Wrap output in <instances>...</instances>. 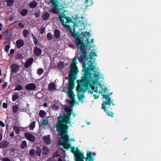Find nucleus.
Wrapping results in <instances>:
<instances>
[{"instance_id": "nucleus-1", "label": "nucleus", "mask_w": 161, "mask_h": 161, "mask_svg": "<svg viewBox=\"0 0 161 161\" xmlns=\"http://www.w3.org/2000/svg\"><path fill=\"white\" fill-rule=\"evenodd\" d=\"M69 32L71 36L75 38L74 42L75 43V46L77 49H80L82 54L80 57L78 58V59L80 62H83L82 65V71L84 72L83 76L81 78L82 80H80V82H83L86 83L87 85L88 81H92L93 80H90L91 78H94V80H97L99 78V74L96 71H94L95 66H94V61L93 60H89L88 64V67H86V61L88 58L86 52V47L87 45L90 44L93 42V39L91 40V42L89 41L88 38L86 37L85 40L86 44H85L83 40L80 37V35L78 33H75V29L73 30V31L71 29L69 30ZM92 79H91V80Z\"/></svg>"}, {"instance_id": "nucleus-2", "label": "nucleus", "mask_w": 161, "mask_h": 161, "mask_svg": "<svg viewBox=\"0 0 161 161\" xmlns=\"http://www.w3.org/2000/svg\"><path fill=\"white\" fill-rule=\"evenodd\" d=\"M67 113L64 114L61 117L58 118V120L56 126L57 131L61 135L62 133H68L69 126L68 124L70 123L71 116L73 110L69 108L65 109Z\"/></svg>"}, {"instance_id": "nucleus-3", "label": "nucleus", "mask_w": 161, "mask_h": 161, "mask_svg": "<svg viewBox=\"0 0 161 161\" xmlns=\"http://www.w3.org/2000/svg\"><path fill=\"white\" fill-rule=\"evenodd\" d=\"M94 71H96L97 72H98L99 74V78L97 80H94V78H92L91 79H92V80H93L92 81H88V84L87 85L86 84V83H84L83 82H80V80H82V79L81 78L83 76V74H84V73H82V76L81 77V80H77V86L76 87V91L78 93H85L86 91L88 89V88L89 87V86H90L91 87V88L92 89V90L94 92H97L98 91L97 90H94L95 89V87L94 86H92V85H94L96 82H97L98 81V79L100 78V73L97 71H96V68H95V69H94ZM82 72L81 71V72ZM91 80V79H90V80Z\"/></svg>"}, {"instance_id": "nucleus-4", "label": "nucleus", "mask_w": 161, "mask_h": 161, "mask_svg": "<svg viewBox=\"0 0 161 161\" xmlns=\"http://www.w3.org/2000/svg\"><path fill=\"white\" fill-rule=\"evenodd\" d=\"M78 63L76 58H74L73 59L72 61L71 62L69 65V72L68 73V77H65V79L66 80L68 79L69 85L70 82L69 80L70 78H74L75 79L74 80H72L73 82L75 83V80L77 79L78 77V73L79 72L77 66V64Z\"/></svg>"}, {"instance_id": "nucleus-5", "label": "nucleus", "mask_w": 161, "mask_h": 161, "mask_svg": "<svg viewBox=\"0 0 161 161\" xmlns=\"http://www.w3.org/2000/svg\"><path fill=\"white\" fill-rule=\"evenodd\" d=\"M103 98L105 99V101L103 102L102 104V109H103L107 115L113 117L114 113L111 112L112 108H110V104L111 103L113 106H115V104L111 100V98L109 97V95H103Z\"/></svg>"}, {"instance_id": "nucleus-6", "label": "nucleus", "mask_w": 161, "mask_h": 161, "mask_svg": "<svg viewBox=\"0 0 161 161\" xmlns=\"http://www.w3.org/2000/svg\"><path fill=\"white\" fill-rule=\"evenodd\" d=\"M50 3L52 7L50 9V12L54 14H58V11L60 12L62 9L59 7V3L57 0H50Z\"/></svg>"}, {"instance_id": "nucleus-7", "label": "nucleus", "mask_w": 161, "mask_h": 161, "mask_svg": "<svg viewBox=\"0 0 161 161\" xmlns=\"http://www.w3.org/2000/svg\"><path fill=\"white\" fill-rule=\"evenodd\" d=\"M71 149V152L75 153L76 161H80L79 160L80 159L83 160V159L85 158L83 153L78 149V147H76V152L75 151V147H72Z\"/></svg>"}, {"instance_id": "nucleus-8", "label": "nucleus", "mask_w": 161, "mask_h": 161, "mask_svg": "<svg viewBox=\"0 0 161 161\" xmlns=\"http://www.w3.org/2000/svg\"><path fill=\"white\" fill-rule=\"evenodd\" d=\"M68 133H62L61 134V135H60L61 138L63 139V145L64 148L67 149H69L70 147L71 144H68V142L69 141V136L67 135Z\"/></svg>"}, {"instance_id": "nucleus-9", "label": "nucleus", "mask_w": 161, "mask_h": 161, "mask_svg": "<svg viewBox=\"0 0 161 161\" xmlns=\"http://www.w3.org/2000/svg\"><path fill=\"white\" fill-rule=\"evenodd\" d=\"M75 79L74 78H70L69 82V85H68V91L67 92L68 96L71 99H73L75 97V94L72 91L75 87V83H73L72 80H74Z\"/></svg>"}, {"instance_id": "nucleus-10", "label": "nucleus", "mask_w": 161, "mask_h": 161, "mask_svg": "<svg viewBox=\"0 0 161 161\" xmlns=\"http://www.w3.org/2000/svg\"><path fill=\"white\" fill-rule=\"evenodd\" d=\"M58 13H60L61 14L60 15H58V16L59 20L62 25L64 27L69 28V29L72 30L69 25L65 24L64 20L63 19V18L66 19L68 17L63 12H62V11H61V10L60 11V12L58 11Z\"/></svg>"}, {"instance_id": "nucleus-11", "label": "nucleus", "mask_w": 161, "mask_h": 161, "mask_svg": "<svg viewBox=\"0 0 161 161\" xmlns=\"http://www.w3.org/2000/svg\"><path fill=\"white\" fill-rule=\"evenodd\" d=\"M25 137L28 140L31 142H34L36 140V137L32 134L29 133H26L25 134Z\"/></svg>"}, {"instance_id": "nucleus-12", "label": "nucleus", "mask_w": 161, "mask_h": 161, "mask_svg": "<svg viewBox=\"0 0 161 161\" xmlns=\"http://www.w3.org/2000/svg\"><path fill=\"white\" fill-rule=\"evenodd\" d=\"M25 88L28 91L35 90L36 88V86L34 83H30L27 85Z\"/></svg>"}, {"instance_id": "nucleus-13", "label": "nucleus", "mask_w": 161, "mask_h": 161, "mask_svg": "<svg viewBox=\"0 0 161 161\" xmlns=\"http://www.w3.org/2000/svg\"><path fill=\"white\" fill-rule=\"evenodd\" d=\"M34 61V59L33 58H31L28 59L25 62L24 64V67L25 68H29L30 66L32 64Z\"/></svg>"}, {"instance_id": "nucleus-14", "label": "nucleus", "mask_w": 161, "mask_h": 161, "mask_svg": "<svg viewBox=\"0 0 161 161\" xmlns=\"http://www.w3.org/2000/svg\"><path fill=\"white\" fill-rule=\"evenodd\" d=\"M3 34L4 36V37L6 40H9L10 39L12 33L8 31H6L3 32Z\"/></svg>"}, {"instance_id": "nucleus-15", "label": "nucleus", "mask_w": 161, "mask_h": 161, "mask_svg": "<svg viewBox=\"0 0 161 161\" xmlns=\"http://www.w3.org/2000/svg\"><path fill=\"white\" fill-rule=\"evenodd\" d=\"M33 53L36 56H39L42 54V51L37 46H36L34 47Z\"/></svg>"}, {"instance_id": "nucleus-16", "label": "nucleus", "mask_w": 161, "mask_h": 161, "mask_svg": "<svg viewBox=\"0 0 161 161\" xmlns=\"http://www.w3.org/2000/svg\"><path fill=\"white\" fill-rule=\"evenodd\" d=\"M24 41L22 39H18L16 41V45L17 47L19 49L24 46Z\"/></svg>"}, {"instance_id": "nucleus-17", "label": "nucleus", "mask_w": 161, "mask_h": 161, "mask_svg": "<svg viewBox=\"0 0 161 161\" xmlns=\"http://www.w3.org/2000/svg\"><path fill=\"white\" fill-rule=\"evenodd\" d=\"M11 69L12 72L14 73L17 72L19 70V68L17 64H13L11 65Z\"/></svg>"}, {"instance_id": "nucleus-18", "label": "nucleus", "mask_w": 161, "mask_h": 161, "mask_svg": "<svg viewBox=\"0 0 161 161\" xmlns=\"http://www.w3.org/2000/svg\"><path fill=\"white\" fill-rule=\"evenodd\" d=\"M43 140L47 145H49L51 143V139L49 135L45 136L43 138Z\"/></svg>"}, {"instance_id": "nucleus-19", "label": "nucleus", "mask_w": 161, "mask_h": 161, "mask_svg": "<svg viewBox=\"0 0 161 161\" xmlns=\"http://www.w3.org/2000/svg\"><path fill=\"white\" fill-rule=\"evenodd\" d=\"M48 89L50 92L52 91L53 90H56V85L53 82L50 83L48 86Z\"/></svg>"}, {"instance_id": "nucleus-20", "label": "nucleus", "mask_w": 161, "mask_h": 161, "mask_svg": "<svg viewBox=\"0 0 161 161\" xmlns=\"http://www.w3.org/2000/svg\"><path fill=\"white\" fill-rule=\"evenodd\" d=\"M9 142L6 141H3L0 143V147L2 148H5L8 147Z\"/></svg>"}, {"instance_id": "nucleus-21", "label": "nucleus", "mask_w": 161, "mask_h": 161, "mask_svg": "<svg viewBox=\"0 0 161 161\" xmlns=\"http://www.w3.org/2000/svg\"><path fill=\"white\" fill-rule=\"evenodd\" d=\"M50 14L48 12H44L42 16V19L44 20H47L49 18Z\"/></svg>"}, {"instance_id": "nucleus-22", "label": "nucleus", "mask_w": 161, "mask_h": 161, "mask_svg": "<svg viewBox=\"0 0 161 161\" xmlns=\"http://www.w3.org/2000/svg\"><path fill=\"white\" fill-rule=\"evenodd\" d=\"M19 97V94L18 92H14L12 95V100L13 102H15Z\"/></svg>"}, {"instance_id": "nucleus-23", "label": "nucleus", "mask_w": 161, "mask_h": 161, "mask_svg": "<svg viewBox=\"0 0 161 161\" xmlns=\"http://www.w3.org/2000/svg\"><path fill=\"white\" fill-rule=\"evenodd\" d=\"M42 154L43 155H46L48 153L49 150L47 147L44 146L42 148Z\"/></svg>"}, {"instance_id": "nucleus-24", "label": "nucleus", "mask_w": 161, "mask_h": 161, "mask_svg": "<svg viewBox=\"0 0 161 161\" xmlns=\"http://www.w3.org/2000/svg\"><path fill=\"white\" fill-rule=\"evenodd\" d=\"M60 32L58 29H55L54 32V36L56 38L58 39L60 37Z\"/></svg>"}, {"instance_id": "nucleus-25", "label": "nucleus", "mask_w": 161, "mask_h": 161, "mask_svg": "<svg viewBox=\"0 0 161 161\" xmlns=\"http://www.w3.org/2000/svg\"><path fill=\"white\" fill-rule=\"evenodd\" d=\"M37 3L35 1L33 0L29 4V6L31 8H34L36 7Z\"/></svg>"}, {"instance_id": "nucleus-26", "label": "nucleus", "mask_w": 161, "mask_h": 161, "mask_svg": "<svg viewBox=\"0 0 161 161\" xmlns=\"http://www.w3.org/2000/svg\"><path fill=\"white\" fill-rule=\"evenodd\" d=\"M14 0H6V2L7 3V6L11 7L14 4Z\"/></svg>"}, {"instance_id": "nucleus-27", "label": "nucleus", "mask_w": 161, "mask_h": 161, "mask_svg": "<svg viewBox=\"0 0 161 161\" xmlns=\"http://www.w3.org/2000/svg\"><path fill=\"white\" fill-rule=\"evenodd\" d=\"M28 10L27 9H23L20 12L21 15L23 16H25L28 13Z\"/></svg>"}, {"instance_id": "nucleus-28", "label": "nucleus", "mask_w": 161, "mask_h": 161, "mask_svg": "<svg viewBox=\"0 0 161 161\" xmlns=\"http://www.w3.org/2000/svg\"><path fill=\"white\" fill-rule=\"evenodd\" d=\"M22 34L24 36L25 38H26L29 34V32L27 29H25L23 30Z\"/></svg>"}, {"instance_id": "nucleus-29", "label": "nucleus", "mask_w": 161, "mask_h": 161, "mask_svg": "<svg viewBox=\"0 0 161 161\" xmlns=\"http://www.w3.org/2000/svg\"><path fill=\"white\" fill-rule=\"evenodd\" d=\"M19 106L18 105L15 104L12 107L13 112L15 114L16 113L18 110Z\"/></svg>"}, {"instance_id": "nucleus-30", "label": "nucleus", "mask_w": 161, "mask_h": 161, "mask_svg": "<svg viewBox=\"0 0 161 161\" xmlns=\"http://www.w3.org/2000/svg\"><path fill=\"white\" fill-rule=\"evenodd\" d=\"M89 55L90 56L89 57V56H88L87 55V56H88V58L86 60H88V58H90L91 59H92L93 58V56L95 57V56H97V55L96 54V53L95 52H92V51H91V54H90Z\"/></svg>"}, {"instance_id": "nucleus-31", "label": "nucleus", "mask_w": 161, "mask_h": 161, "mask_svg": "<svg viewBox=\"0 0 161 161\" xmlns=\"http://www.w3.org/2000/svg\"><path fill=\"white\" fill-rule=\"evenodd\" d=\"M36 123L35 121L32 122L29 125V129L31 130H33L35 126Z\"/></svg>"}, {"instance_id": "nucleus-32", "label": "nucleus", "mask_w": 161, "mask_h": 161, "mask_svg": "<svg viewBox=\"0 0 161 161\" xmlns=\"http://www.w3.org/2000/svg\"><path fill=\"white\" fill-rule=\"evenodd\" d=\"M23 89V87L21 85H18L16 86L15 88L14 89L15 91H20Z\"/></svg>"}, {"instance_id": "nucleus-33", "label": "nucleus", "mask_w": 161, "mask_h": 161, "mask_svg": "<svg viewBox=\"0 0 161 161\" xmlns=\"http://www.w3.org/2000/svg\"><path fill=\"white\" fill-rule=\"evenodd\" d=\"M48 124V121L47 119H44L42 120V121L41 123V126H46Z\"/></svg>"}, {"instance_id": "nucleus-34", "label": "nucleus", "mask_w": 161, "mask_h": 161, "mask_svg": "<svg viewBox=\"0 0 161 161\" xmlns=\"http://www.w3.org/2000/svg\"><path fill=\"white\" fill-rule=\"evenodd\" d=\"M42 150L39 147H37L36 148V153L37 155L39 156H40Z\"/></svg>"}, {"instance_id": "nucleus-35", "label": "nucleus", "mask_w": 161, "mask_h": 161, "mask_svg": "<svg viewBox=\"0 0 161 161\" xmlns=\"http://www.w3.org/2000/svg\"><path fill=\"white\" fill-rule=\"evenodd\" d=\"M13 129L17 134L18 135L20 131L19 128L16 126H14L13 127Z\"/></svg>"}, {"instance_id": "nucleus-36", "label": "nucleus", "mask_w": 161, "mask_h": 161, "mask_svg": "<svg viewBox=\"0 0 161 161\" xmlns=\"http://www.w3.org/2000/svg\"><path fill=\"white\" fill-rule=\"evenodd\" d=\"M72 99L71 100H69L68 102L70 107H73L75 103V100L74 98Z\"/></svg>"}, {"instance_id": "nucleus-37", "label": "nucleus", "mask_w": 161, "mask_h": 161, "mask_svg": "<svg viewBox=\"0 0 161 161\" xmlns=\"http://www.w3.org/2000/svg\"><path fill=\"white\" fill-rule=\"evenodd\" d=\"M58 66L61 69H63L64 67V62L60 61L58 64Z\"/></svg>"}, {"instance_id": "nucleus-38", "label": "nucleus", "mask_w": 161, "mask_h": 161, "mask_svg": "<svg viewBox=\"0 0 161 161\" xmlns=\"http://www.w3.org/2000/svg\"><path fill=\"white\" fill-rule=\"evenodd\" d=\"M27 146V143L26 141H22L21 142V147L22 148L24 149L25 147H26Z\"/></svg>"}, {"instance_id": "nucleus-39", "label": "nucleus", "mask_w": 161, "mask_h": 161, "mask_svg": "<svg viewBox=\"0 0 161 161\" xmlns=\"http://www.w3.org/2000/svg\"><path fill=\"white\" fill-rule=\"evenodd\" d=\"M47 38L49 41H51L53 38V36L50 32L48 33L47 34Z\"/></svg>"}, {"instance_id": "nucleus-40", "label": "nucleus", "mask_w": 161, "mask_h": 161, "mask_svg": "<svg viewBox=\"0 0 161 161\" xmlns=\"http://www.w3.org/2000/svg\"><path fill=\"white\" fill-rule=\"evenodd\" d=\"M44 72V70L42 68H39L37 70V74L39 75H41Z\"/></svg>"}, {"instance_id": "nucleus-41", "label": "nucleus", "mask_w": 161, "mask_h": 161, "mask_svg": "<svg viewBox=\"0 0 161 161\" xmlns=\"http://www.w3.org/2000/svg\"><path fill=\"white\" fill-rule=\"evenodd\" d=\"M19 21L17 20L14 21L13 22L14 24H17L18 25L20 26L21 28H23L24 26V25H22V23L21 22H19Z\"/></svg>"}, {"instance_id": "nucleus-42", "label": "nucleus", "mask_w": 161, "mask_h": 161, "mask_svg": "<svg viewBox=\"0 0 161 161\" xmlns=\"http://www.w3.org/2000/svg\"><path fill=\"white\" fill-rule=\"evenodd\" d=\"M39 116L42 117L43 118L46 115V113L44 111L41 110L39 112Z\"/></svg>"}, {"instance_id": "nucleus-43", "label": "nucleus", "mask_w": 161, "mask_h": 161, "mask_svg": "<svg viewBox=\"0 0 161 161\" xmlns=\"http://www.w3.org/2000/svg\"><path fill=\"white\" fill-rule=\"evenodd\" d=\"M24 57L22 54L18 53L16 55L15 58L16 59H22Z\"/></svg>"}, {"instance_id": "nucleus-44", "label": "nucleus", "mask_w": 161, "mask_h": 161, "mask_svg": "<svg viewBox=\"0 0 161 161\" xmlns=\"http://www.w3.org/2000/svg\"><path fill=\"white\" fill-rule=\"evenodd\" d=\"M35 151L34 149H31L29 152V153L31 156H34L35 155Z\"/></svg>"}, {"instance_id": "nucleus-45", "label": "nucleus", "mask_w": 161, "mask_h": 161, "mask_svg": "<svg viewBox=\"0 0 161 161\" xmlns=\"http://www.w3.org/2000/svg\"><path fill=\"white\" fill-rule=\"evenodd\" d=\"M81 34L84 36H87L89 37L90 35L89 32H81Z\"/></svg>"}, {"instance_id": "nucleus-46", "label": "nucleus", "mask_w": 161, "mask_h": 161, "mask_svg": "<svg viewBox=\"0 0 161 161\" xmlns=\"http://www.w3.org/2000/svg\"><path fill=\"white\" fill-rule=\"evenodd\" d=\"M66 21L65 22V23L67 24V23H69L72 22L71 19L69 17H68L66 18Z\"/></svg>"}, {"instance_id": "nucleus-47", "label": "nucleus", "mask_w": 161, "mask_h": 161, "mask_svg": "<svg viewBox=\"0 0 161 161\" xmlns=\"http://www.w3.org/2000/svg\"><path fill=\"white\" fill-rule=\"evenodd\" d=\"M33 41L35 45H37V44L38 40L36 37H34V38H33Z\"/></svg>"}, {"instance_id": "nucleus-48", "label": "nucleus", "mask_w": 161, "mask_h": 161, "mask_svg": "<svg viewBox=\"0 0 161 161\" xmlns=\"http://www.w3.org/2000/svg\"><path fill=\"white\" fill-rule=\"evenodd\" d=\"M10 47V46L9 45H7L5 47L4 50L6 52H7L8 51Z\"/></svg>"}, {"instance_id": "nucleus-49", "label": "nucleus", "mask_w": 161, "mask_h": 161, "mask_svg": "<svg viewBox=\"0 0 161 161\" xmlns=\"http://www.w3.org/2000/svg\"><path fill=\"white\" fill-rule=\"evenodd\" d=\"M45 29L44 28H42L40 29L39 32L41 34H43L45 32Z\"/></svg>"}, {"instance_id": "nucleus-50", "label": "nucleus", "mask_w": 161, "mask_h": 161, "mask_svg": "<svg viewBox=\"0 0 161 161\" xmlns=\"http://www.w3.org/2000/svg\"><path fill=\"white\" fill-rule=\"evenodd\" d=\"M85 97L84 95L83 94H82L80 95H78V100H80L81 99V98H83Z\"/></svg>"}, {"instance_id": "nucleus-51", "label": "nucleus", "mask_w": 161, "mask_h": 161, "mask_svg": "<svg viewBox=\"0 0 161 161\" xmlns=\"http://www.w3.org/2000/svg\"><path fill=\"white\" fill-rule=\"evenodd\" d=\"M7 86V83L5 82L4 84H3L2 85V88L5 89Z\"/></svg>"}, {"instance_id": "nucleus-52", "label": "nucleus", "mask_w": 161, "mask_h": 161, "mask_svg": "<svg viewBox=\"0 0 161 161\" xmlns=\"http://www.w3.org/2000/svg\"><path fill=\"white\" fill-rule=\"evenodd\" d=\"M3 108H7V104L6 103H4L3 104Z\"/></svg>"}, {"instance_id": "nucleus-53", "label": "nucleus", "mask_w": 161, "mask_h": 161, "mask_svg": "<svg viewBox=\"0 0 161 161\" xmlns=\"http://www.w3.org/2000/svg\"><path fill=\"white\" fill-rule=\"evenodd\" d=\"M0 125L2 127H4L5 126V124L2 121H0Z\"/></svg>"}, {"instance_id": "nucleus-54", "label": "nucleus", "mask_w": 161, "mask_h": 161, "mask_svg": "<svg viewBox=\"0 0 161 161\" xmlns=\"http://www.w3.org/2000/svg\"><path fill=\"white\" fill-rule=\"evenodd\" d=\"M69 46L73 49H75V46L72 44H70L69 45Z\"/></svg>"}, {"instance_id": "nucleus-55", "label": "nucleus", "mask_w": 161, "mask_h": 161, "mask_svg": "<svg viewBox=\"0 0 161 161\" xmlns=\"http://www.w3.org/2000/svg\"><path fill=\"white\" fill-rule=\"evenodd\" d=\"M14 49H11L10 50V54H13L14 53Z\"/></svg>"}, {"instance_id": "nucleus-56", "label": "nucleus", "mask_w": 161, "mask_h": 161, "mask_svg": "<svg viewBox=\"0 0 161 161\" xmlns=\"http://www.w3.org/2000/svg\"><path fill=\"white\" fill-rule=\"evenodd\" d=\"M102 90L103 91V92L104 93H105L106 92V91L107 90V88L105 87L104 88H102Z\"/></svg>"}, {"instance_id": "nucleus-57", "label": "nucleus", "mask_w": 161, "mask_h": 161, "mask_svg": "<svg viewBox=\"0 0 161 161\" xmlns=\"http://www.w3.org/2000/svg\"><path fill=\"white\" fill-rule=\"evenodd\" d=\"M9 136L10 137H12L14 136V132H12L11 133H10L9 134Z\"/></svg>"}, {"instance_id": "nucleus-58", "label": "nucleus", "mask_w": 161, "mask_h": 161, "mask_svg": "<svg viewBox=\"0 0 161 161\" xmlns=\"http://www.w3.org/2000/svg\"><path fill=\"white\" fill-rule=\"evenodd\" d=\"M93 91L92 90H89L88 91L89 93H92V94H93Z\"/></svg>"}, {"instance_id": "nucleus-59", "label": "nucleus", "mask_w": 161, "mask_h": 161, "mask_svg": "<svg viewBox=\"0 0 161 161\" xmlns=\"http://www.w3.org/2000/svg\"><path fill=\"white\" fill-rule=\"evenodd\" d=\"M3 25L2 24H0V31L2 30L3 28Z\"/></svg>"}, {"instance_id": "nucleus-60", "label": "nucleus", "mask_w": 161, "mask_h": 161, "mask_svg": "<svg viewBox=\"0 0 161 161\" xmlns=\"http://www.w3.org/2000/svg\"><path fill=\"white\" fill-rule=\"evenodd\" d=\"M35 15L36 17H38L39 16V14L38 13H35Z\"/></svg>"}, {"instance_id": "nucleus-61", "label": "nucleus", "mask_w": 161, "mask_h": 161, "mask_svg": "<svg viewBox=\"0 0 161 161\" xmlns=\"http://www.w3.org/2000/svg\"><path fill=\"white\" fill-rule=\"evenodd\" d=\"M43 106L45 107H47V103H44L43 104Z\"/></svg>"}, {"instance_id": "nucleus-62", "label": "nucleus", "mask_w": 161, "mask_h": 161, "mask_svg": "<svg viewBox=\"0 0 161 161\" xmlns=\"http://www.w3.org/2000/svg\"><path fill=\"white\" fill-rule=\"evenodd\" d=\"M2 134H0V142L2 140Z\"/></svg>"}, {"instance_id": "nucleus-63", "label": "nucleus", "mask_w": 161, "mask_h": 161, "mask_svg": "<svg viewBox=\"0 0 161 161\" xmlns=\"http://www.w3.org/2000/svg\"><path fill=\"white\" fill-rule=\"evenodd\" d=\"M93 96L94 97V98L96 99L98 97H97V95L96 94H94L93 95Z\"/></svg>"}, {"instance_id": "nucleus-64", "label": "nucleus", "mask_w": 161, "mask_h": 161, "mask_svg": "<svg viewBox=\"0 0 161 161\" xmlns=\"http://www.w3.org/2000/svg\"><path fill=\"white\" fill-rule=\"evenodd\" d=\"M58 161H63V160L61 158H58Z\"/></svg>"}]
</instances>
